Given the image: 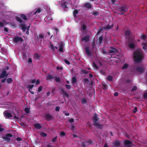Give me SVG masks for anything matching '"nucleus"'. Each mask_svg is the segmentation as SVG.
Masks as SVG:
<instances>
[{
    "instance_id": "35",
    "label": "nucleus",
    "mask_w": 147,
    "mask_h": 147,
    "mask_svg": "<svg viewBox=\"0 0 147 147\" xmlns=\"http://www.w3.org/2000/svg\"><path fill=\"white\" fill-rule=\"evenodd\" d=\"M54 79H55V81L57 82H60L61 80L60 78L57 77L55 76L54 77Z\"/></svg>"
},
{
    "instance_id": "11",
    "label": "nucleus",
    "mask_w": 147,
    "mask_h": 147,
    "mask_svg": "<svg viewBox=\"0 0 147 147\" xmlns=\"http://www.w3.org/2000/svg\"><path fill=\"white\" fill-rule=\"evenodd\" d=\"M98 117V115L96 113L94 114L93 117L92 118L93 123L97 122L99 121Z\"/></svg>"
},
{
    "instance_id": "39",
    "label": "nucleus",
    "mask_w": 147,
    "mask_h": 147,
    "mask_svg": "<svg viewBox=\"0 0 147 147\" xmlns=\"http://www.w3.org/2000/svg\"><path fill=\"white\" fill-rule=\"evenodd\" d=\"M16 19L18 22L20 23H22L23 22L22 20L19 17H16Z\"/></svg>"
},
{
    "instance_id": "32",
    "label": "nucleus",
    "mask_w": 147,
    "mask_h": 147,
    "mask_svg": "<svg viewBox=\"0 0 147 147\" xmlns=\"http://www.w3.org/2000/svg\"><path fill=\"white\" fill-rule=\"evenodd\" d=\"M129 47L131 49H133L135 47V45L133 43H131L128 45Z\"/></svg>"
},
{
    "instance_id": "62",
    "label": "nucleus",
    "mask_w": 147,
    "mask_h": 147,
    "mask_svg": "<svg viewBox=\"0 0 147 147\" xmlns=\"http://www.w3.org/2000/svg\"><path fill=\"white\" fill-rule=\"evenodd\" d=\"M60 109V107L57 106L55 107V110L56 111H59Z\"/></svg>"
},
{
    "instance_id": "42",
    "label": "nucleus",
    "mask_w": 147,
    "mask_h": 147,
    "mask_svg": "<svg viewBox=\"0 0 147 147\" xmlns=\"http://www.w3.org/2000/svg\"><path fill=\"white\" fill-rule=\"evenodd\" d=\"M99 44H101L103 40V37L102 36H100L99 38Z\"/></svg>"
},
{
    "instance_id": "21",
    "label": "nucleus",
    "mask_w": 147,
    "mask_h": 147,
    "mask_svg": "<svg viewBox=\"0 0 147 147\" xmlns=\"http://www.w3.org/2000/svg\"><path fill=\"white\" fill-rule=\"evenodd\" d=\"M34 127L35 128L37 129H40L41 128V125L38 123H36L34 124Z\"/></svg>"
},
{
    "instance_id": "52",
    "label": "nucleus",
    "mask_w": 147,
    "mask_h": 147,
    "mask_svg": "<svg viewBox=\"0 0 147 147\" xmlns=\"http://www.w3.org/2000/svg\"><path fill=\"white\" fill-rule=\"evenodd\" d=\"M92 47L93 49L94 48H96V44L94 41L92 43Z\"/></svg>"
},
{
    "instance_id": "59",
    "label": "nucleus",
    "mask_w": 147,
    "mask_h": 147,
    "mask_svg": "<svg viewBox=\"0 0 147 147\" xmlns=\"http://www.w3.org/2000/svg\"><path fill=\"white\" fill-rule=\"evenodd\" d=\"M4 26V24L3 22H0V28Z\"/></svg>"
},
{
    "instance_id": "1",
    "label": "nucleus",
    "mask_w": 147,
    "mask_h": 147,
    "mask_svg": "<svg viewBox=\"0 0 147 147\" xmlns=\"http://www.w3.org/2000/svg\"><path fill=\"white\" fill-rule=\"evenodd\" d=\"M133 57L135 62L140 63L144 57V54L141 49L138 50L134 52Z\"/></svg>"
},
{
    "instance_id": "38",
    "label": "nucleus",
    "mask_w": 147,
    "mask_h": 147,
    "mask_svg": "<svg viewBox=\"0 0 147 147\" xmlns=\"http://www.w3.org/2000/svg\"><path fill=\"white\" fill-rule=\"evenodd\" d=\"M82 103L84 104L87 102V100L86 98H82Z\"/></svg>"
},
{
    "instance_id": "14",
    "label": "nucleus",
    "mask_w": 147,
    "mask_h": 147,
    "mask_svg": "<svg viewBox=\"0 0 147 147\" xmlns=\"http://www.w3.org/2000/svg\"><path fill=\"white\" fill-rule=\"evenodd\" d=\"M59 51L60 52H63V43L62 41H61L59 43Z\"/></svg>"
},
{
    "instance_id": "29",
    "label": "nucleus",
    "mask_w": 147,
    "mask_h": 147,
    "mask_svg": "<svg viewBox=\"0 0 147 147\" xmlns=\"http://www.w3.org/2000/svg\"><path fill=\"white\" fill-rule=\"evenodd\" d=\"M22 29L23 32H24L26 30V27L25 25L21 24Z\"/></svg>"
},
{
    "instance_id": "26",
    "label": "nucleus",
    "mask_w": 147,
    "mask_h": 147,
    "mask_svg": "<svg viewBox=\"0 0 147 147\" xmlns=\"http://www.w3.org/2000/svg\"><path fill=\"white\" fill-rule=\"evenodd\" d=\"M20 16L22 19L25 20H27V18L26 16L23 14H20Z\"/></svg>"
},
{
    "instance_id": "44",
    "label": "nucleus",
    "mask_w": 147,
    "mask_h": 147,
    "mask_svg": "<svg viewBox=\"0 0 147 147\" xmlns=\"http://www.w3.org/2000/svg\"><path fill=\"white\" fill-rule=\"evenodd\" d=\"M34 85L33 84L28 86L27 87V88H29L28 89H30V90L32 89V88L34 87Z\"/></svg>"
},
{
    "instance_id": "28",
    "label": "nucleus",
    "mask_w": 147,
    "mask_h": 147,
    "mask_svg": "<svg viewBox=\"0 0 147 147\" xmlns=\"http://www.w3.org/2000/svg\"><path fill=\"white\" fill-rule=\"evenodd\" d=\"M77 78L76 77L74 76L72 77V83L73 84H75L77 82Z\"/></svg>"
},
{
    "instance_id": "19",
    "label": "nucleus",
    "mask_w": 147,
    "mask_h": 147,
    "mask_svg": "<svg viewBox=\"0 0 147 147\" xmlns=\"http://www.w3.org/2000/svg\"><path fill=\"white\" fill-rule=\"evenodd\" d=\"M61 91L62 92L63 94V95H65L67 97H68L69 96L67 92L63 88H62L61 90Z\"/></svg>"
},
{
    "instance_id": "7",
    "label": "nucleus",
    "mask_w": 147,
    "mask_h": 147,
    "mask_svg": "<svg viewBox=\"0 0 147 147\" xmlns=\"http://www.w3.org/2000/svg\"><path fill=\"white\" fill-rule=\"evenodd\" d=\"M45 118L47 121H49L53 119V116L49 114H46L45 115Z\"/></svg>"
},
{
    "instance_id": "23",
    "label": "nucleus",
    "mask_w": 147,
    "mask_h": 147,
    "mask_svg": "<svg viewBox=\"0 0 147 147\" xmlns=\"http://www.w3.org/2000/svg\"><path fill=\"white\" fill-rule=\"evenodd\" d=\"M142 49L144 50L147 49V42L146 43H143L142 45Z\"/></svg>"
},
{
    "instance_id": "40",
    "label": "nucleus",
    "mask_w": 147,
    "mask_h": 147,
    "mask_svg": "<svg viewBox=\"0 0 147 147\" xmlns=\"http://www.w3.org/2000/svg\"><path fill=\"white\" fill-rule=\"evenodd\" d=\"M12 81V80L11 78H8L7 80V83H11Z\"/></svg>"
},
{
    "instance_id": "9",
    "label": "nucleus",
    "mask_w": 147,
    "mask_h": 147,
    "mask_svg": "<svg viewBox=\"0 0 147 147\" xmlns=\"http://www.w3.org/2000/svg\"><path fill=\"white\" fill-rule=\"evenodd\" d=\"M113 147H119L121 145L120 142L118 140L113 142Z\"/></svg>"
},
{
    "instance_id": "12",
    "label": "nucleus",
    "mask_w": 147,
    "mask_h": 147,
    "mask_svg": "<svg viewBox=\"0 0 147 147\" xmlns=\"http://www.w3.org/2000/svg\"><path fill=\"white\" fill-rule=\"evenodd\" d=\"M23 39L21 37H15L13 39V41L15 43H16L19 41H22Z\"/></svg>"
},
{
    "instance_id": "5",
    "label": "nucleus",
    "mask_w": 147,
    "mask_h": 147,
    "mask_svg": "<svg viewBox=\"0 0 147 147\" xmlns=\"http://www.w3.org/2000/svg\"><path fill=\"white\" fill-rule=\"evenodd\" d=\"M124 145L126 147H130L132 145V142L129 140H125L124 142Z\"/></svg>"
},
{
    "instance_id": "25",
    "label": "nucleus",
    "mask_w": 147,
    "mask_h": 147,
    "mask_svg": "<svg viewBox=\"0 0 147 147\" xmlns=\"http://www.w3.org/2000/svg\"><path fill=\"white\" fill-rule=\"evenodd\" d=\"M129 65L128 64L126 63H125L123 65V67L121 68V69L122 70H125L127 68L129 67Z\"/></svg>"
},
{
    "instance_id": "22",
    "label": "nucleus",
    "mask_w": 147,
    "mask_h": 147,
    "mask_svg": "<svg viewBox=\"0 0 147 147\" xmlns=\"http://www.w3.org/2000/svg\"><path fill=\"white\" fill-rule=\"evenodd\" d=\"M84 6L88 9H91L92 7V6L91 4L88 3H85L84 4Z\"/></svg>"
},
{
    "instance_id": "4",
    "label": "nucleus",
    "mask_w": 147,
    "mask_h": 147,
    "mask_svg": "<svg viewBox=\"0 0 147 147\" xmlns=\"http://www.w3.org/2000/svg\"><path fill=\"white\" fill-rule=\"evenodd\" d=\"M9 137L13 138V136L11 134L9 133L7 134L5 136H2L1 138L2 139L4 140L5 141L9 142L11 140L10 138Z\"/></svg>"
},
{
    "instance_id": "33",
    "label": "nucleus",
    "mask_w": 147,
    "mask_h": 147,
    "mask_svg": "<svg viewBox=\"0 0 147 147\" xmlns=\"http://www.w3.org/2000/svg\"><path fill=\"white\" fill-rule=\"evenodd\" d=\"M107 79L108 81H113V77L111 75H109L107 77Z\"/></svg>"
},
{
    "instance_id": "37",
    "label": "nucleus",
    "mask_w": 147,
    "mask_h": 147,
    "mask_svg": "<svg viewBox=\"0 0 147 147\" xmlns=\"http://www.w3.org/2000/svg\"><path fill=\"white\" fill-rule=\"evenodd\" d=\"M81 145L82 146L85 147L86 146L88 145V144H87L86 141H85L84 142H82Z\"/></svg>"
},
{
    "instance_id": "27",
    "label": "nucleus",
    "mask_w": 147,
    "mask_h": 147,
    "mask_svg": "<svg viewBox=\"0 0 147 147\" xmlns=\"http://www.w3.org/2000/svg\"><path fill=\"white\" fill-rule=\"evenodd\" d=\"M113 24H112L111 26L110 25H108L106 26L105 27V29L106 30L110 29L113 28Z\"/></svg>"
},
{
    "instance_id": "58",
    "label": "nucleus",
    "mask_w": 147,
    "mask_h": 147,
    "mask_svg": "<svg viewBox=\"0 0 147 147\" xmlns=\"http://www.w3.org/2000/svg\"><path fill=\"white\" fill-rule=\"evenodd\" d=\"M63 113L65 114V115H66V116H68L69 115V113H66V111H63Z\"/></svg>"
},
{
    "instance_id": "3",
    "label": "nucleus",
    "mask_w": 147,
    "mask_h": 147,
    "mask_svg": "<svg viewBox=\"0 0 147 147\" xmlns=\"http://www.w3.org/2000/svg\"><path fill=\"white\" fill-rule=\"evenodd\" d=\"M129 8L128 6L126 4L124 5L123 6H121L118 9L119 11L121 12H123V14L127 12Z\"/></svg>"
},
{
    "instance_id": "34",
    "label": "nucleus",
    "mask_w": 147,
    "mask_h": 147,
    "mask_svg": "<svg viewBox=\"0 0 147 147\" xmlns=\"http://www.w3.org/2000/svg\"><path fill=\"white\" fill-rule=\"evenodd\" d=\"M6 117L8 118H10L12 116V115L10 113L6 112L5 114Z\"/></svg>"
},
{
    "instance_id": "56",
    "label": "nucleus",
    "mask_w": 147,
    "mask_h": 147,
    "mask_svg": "<svg viewBox=\"0 0 147 147\" xmlns=\"http://www.w3.org/2000/svg\"><path fill=\"white\" fill-rule=\"evenodd\" d=\"M65 86L67 89H70L71 88V86L70 85L66 84L65 85Z\"/></svg>"
},
{
    "instance_id": "41",
    "label": "nucleus",
    "mask_w": 147,
    "mask_h": 147,
    "mask_svg": "<svg viewBox=\"0 0 147 147\" xmlns=\"http://www.w3.org/2000/svg\"><path fill=\"white\" fill-rule=\"evenodd\" d=\"M81 71L82 73H83L85 74H87L88 73V71H86V70H85L84 69H82L81 70Z\"/></svg>"
},
{
    "instance_id": "30",
    "label": "nucleus",
    "mask_w": 147,
    "mask_h": 147,
    "mask_svg": "<svg viewBox=\"0 0 147 147\" xmlns=\"http://www.w3.org/2000/svg\"><path fill=\"white\" fill-rule=\"evenodd\" d=\"M34 58L37 60L39 59L40 57V56L37 53H35L34 55Z\"/></svg>"
},
{
    "instance_id": "2",
    "label": "nucleus",
    "mask_w": 147,
    "mask_h": 147,
    "mask_svg": "<svg viewBox=\"0 0 147 147\" xmlns=\"http://www.w3.org/2000/svg\"><path fill=\"white\" fill-rule=\"evenodd\" d=\"M41 11V9L40 8H38L37 10L35 9L34 10L28 14L29 18L30 20H34L37 16L36 15V14L38 13Z\"/></svg>"
},
{
    "instance_id": "31",
    "label": "nucleus",
    "mask_w": 147,
    "mask_h": 147,
    "mask_svg": "<svg viewBox=\"0 0 147 147\" xmlns=\"http://www.w3.org/2000/svg\"><path fill=\"white\" fill-rule=\"evenodd\" d=\"M78 11L77 9H75L73 11V14L75 18L77 17L76 15L78 14Z\"/></svg>"
},
{
    "instance_id": "57",
    "label": "nucleus",
    "mask_w": 147,
    "mask_h": 147,
    "mask_svg": "<svg viewBox=\"0 0 147 147\" xmlns=\"http://www.w3.org/2000/svg\"><path fill=\"white\" fill-rule=\"evenodd\" d=\"M65 63L69 65L70 64V62L67 59H65L64 60Z\"/></svg>"
},
{
    "instance_id": "36",
    "label": "nucleus",
    "mask_w": 147,
    "mask_h": 147,
    "mask_svg": "<svg viewBox=\"0 0 147 147\" xmlns=\"http://www.w3.org/2000/svg\"><path fill=\"white\" fill-rule=\"evenodd\" d=\"M40 134L43 137H46L47 136V134L44 132H41Z\"/></svg>"
},
{
    "instance_id": "64",
    "label": "nucleus",
    "mask_w": 147,
    "mask_h": 147,
    "mask_svg": "<svg viewBox=\"0 0 147 147\" xmlns=\"http://www.w3.org/2000/svg\"><path fill=\"white\" fill-rule=\"evenodd\" d=\"M36 82V79H34L32 81H31L30 82V83L32 84H34Z\"/></svg>"
},
{
    "instance_id": "45",
    "label": "nucleus",
    "mask_w": 147,
    "mask_h": 147,
    "mask_svg": "<svg viewBox=\"0 0 147 147\" xmlns=\"http://www.w3.org/2000/svg\"><path fill=\"white\" fill-rule=\"evenodd\" d=\"M87 144H88V145L89 144H92L93 143V142L92 140H90L86 141Z\"/></svg>"
},
{
    "instance_id": "17",
    "label": "nucleus",
    "mask_w": 147,
    "mask_h": 147,
    "mask_svg": "<svg viewBox=\"0 0 147 147\" xmlns=\"http://www.w3.org/2000/svg\"><path fill=\"white\" fill-rule=\"evenodd\" d=\"M85 51L87 55H91L89 47H86L85 48Z\"/></svg>"
},
{
    "instance_id": "15",
    "label": "nucleus",
    "mask_w": 147,
    "mask_h": 147,
    "mask_svg": "<svg viewBox=\"0 0 147 147\" xmlns=\"http://www.w3.org/2000/svg\"><path fill=\"white\" fill-rule=\"evenodd\" d=\"M111 49L109 51V53H113V54L115 53H117L118 52V51L116 49L113 47H111Z\"/></svg>"
},
{
    "instance_id": "13",
    "label": "nucleus",
    "mask_w": 147,
    "mask_h": 147,
    "mask_svg": "<svg viewBox=\"0 0 147 147\" xmlns=\"http://www.w3.org/2000/svg\"><path fill=\"white\" fill-rule=\"evenodd\" d=\"M90 38V36L87 35L82 38V41H84L85 42H87L89 40Z\"/></svg>"
},
{
    "instance_id": "20",
    "label": "nucleus",
    "mask_w": 147,
    "mask_h": 147,
    "mask_svg": "<svg viewBox=\"0 0 147 147\" xmlns=\"http://www.w3.org/2000/svg\"><path fill=\"white\" fill-rule=\"evenodd\" d=\"M147 37V36L146 34L143 33L141 34L140 38L142 40L144 41H145Z\"/></svg>"
},
{
    "instance_id": "55",
    "label": "nucleus",
    "mask_w": 147,
    "mask_h": 147,
    "mask_svg": "<svg viewBox=\"0 0 147 147\" xmlns=\"http://www.w3.org/2000/svg\"><path fill=\"white\" fill-rule=\"evenodd\" d=\"M42 86H40L39 87L38 89V92H40L42 90Z\"/></svg>"
},
{
    "instance_id": "53",
    "label": "nucleus",
    "mask_w": 147,
    "mask_h": 147,
    "mask_svg": "<svg viewBox=\"0 0 147 147\" xmlns=\"http://www.w3.org/2000/svg\"><path fill=\"white\" fill-rule=\"evenodd\" d=\"M57 138V136H56L52 140V141L53 142H55L56 141V140Z\"/></svg>"
},
{
    "instance_id": "46",
    "label": "nucleus",
    "mask_w": 147,
    "mask_h": 147,
    "mask_svg": "<svg viewBox=\"0 0 147 147\" xmlns=\"http://www.w3.org/2000/svg\"><path fill=\"white\" fill-rule=\"evenodd\" d=\"M50 47L51 49L53 50L54 51L55 50V48L53 44L51 43L50 45Z\"/></svg>"
},
{
    "instance_id": "6",
    "label": "nucleus",
    "mask_w": 147,
    "mask_h": 147,
    "mask_svg": "<svg viewBox=\"0 0 147 147\" xmlns=\"http://www.w3.org/2000/svg\"><path fill=\"white\" fill-rule=\"evenodd\" d=\"M54 77L52 75L48 74L46 76L45 79L48 81H52L54 79Z\"/></svg>"
},
{
    "instance_id": "54",
    "label": "nucleus",
    "mask_w": 147,
    "mask_h": 147,
    "mask_svg": "<svg viewBox=\"0 0 147 147\" xmlns=\"http://www.w3.org/2000/svg\"><path fill=\"white\" fill-rule=\"evenodd\" d=\"M38 37L41 39H43L44 37V35L43 34H40L39 35Z\"/></svg>"
},
{
    "instance_id": "47",
    "label": "nucleus",
    "mask_w": 147,
    "mask_h": 147,
    "mask_svg": "<svg viewBox=\"0 0 147 147\" xmlns=\"http://www.w3.org/2000/svg\"><path fill=\"white\" fill-rule=\"evenodd\" d=\"M93 66L94 68H95L96 69H98V67L96 64L94 62H93Z\"/></svg>"
},
{
    "instance_id": "63",
    "label": "nucleus",
    "mask_w": 147,
    "mask_h": 147,
    "mask_svg": "<svg viewBox=\"0 0 147 147\" xmlns=\"http://www.w3.org/2000/svg\"><path fill=\"white\" fill-rule=\"evenodd\" d=\"M74 121V119L72 118H71L70 119H69V122L70 123H72Z\"/></svg>"
},
{
    "instance_id": "50",
    "label": "nucleus",
    "mask_w": 147,
    "mask_h": 147,
    "mask_svg": "<svg viewBox=\"0 0 147 147\" xmlns=\"http://www.w3.org/2000/svg\"><path fill=\"white\" fill-rule=\"evenodd\" d=\"M137 89V87L135 86H133V87L132 88L131 90V92H133V91H134L136 90Z\"/></svg>"
},
{
    "instance_id": "43",
    "label": "nucleus",
    "mask_w": 147,
    "mask_h": 147,
    "mask_svg": "<svg viewBox=\"0 0 147 147\" xmlns=\"http://www.w3.org/2000/svg\"><path fill=\"white\" fill-rule=\"evenodd\" d=\"M30 109L28 108H25L24 111H25L27 113H28L30 112Z\"/></svg>"
},
{
    "instance_id": "16",
    "label": "nucleus",
    "mask_w": 147,
    "mask_h": 147,
    "mask_svg": "<svg viewBox=\"0 0 147 147\" xmlns=\"http://www.w3.org/2000/svg\"><path fill=\"white\" fill-rule=\"evenodd\" d=\"M67 0H63L62 1V5L64 8H67Z\"/></svg>"
},
{
    "instance_id": "49",
    "label": "nucleus",
    "mask_w": 147,
    "mask_h": 147,
    "mask_svg": "<svg viewBox=\"0 0 147 147\" xmlns=\"http://www.w3.org/2000/svg\"><path fill=\"white\" fill-rule=\"evenodd\" d=\"M86 28V26L85 24H83L82 27V30L83 31H85V30Z\"/></svg>"
},
{
    "instance_id": "61",
    "label": "nucleus",
    "mask_w": 147,
    "mask_h": 147,
    "mask_svg": "<svg viewBox=\"0 0 147 147\" xmlns=\"http://www.w3.org/2000/svg\"><path fill=\"white\" fill-rule=\"evenodd\" d=\"M103 88L104 89H106L107 88V86L106 85L104 84L102 86Z\"/></svg>"
},
{
    "instance_id": "10",
    "label": "nucleus",
    "mask_w": 147,
    "mask_h": 147,
    "mask_svg": "<svg viewBox=\"0 0 147 147\" xmlns=\"http://www.w3.org/2000/svg\"><path fill=\"white\" fill-rule=\"evenodd\" d=\"M93 125L96 127L98 129H101L103 125L102 124H100L99 122H96L95 123H93Z\"/></svg>"
},
{
    "instance_id": "8",
    "label": "nucleus",
    "mask_w": 147,
    "mask_h": 147,
    "mask_svg": "<svg viewBox=\"0 0 147 147\" xmlns=\"http://www.w3.org/2000/svg\"><path fill=\"white\" fill-rule=\"evenodd\" d=\"M8 75L9 74H7V72L5 70H3L1 74L0 78H3L5 77H7Z\"/></svg>"
},
{
    "instance_id": "18",
    "label": "nucleus",
    "mask_w": 147,
    "mask_h": 147,
    "mask_svg": "<svg viewBox=\"0 0 147 147\" xmlns=\"http://www.w3.org/2000/svg\"><path fill=\"white\" fill-rule=\"evenodd\" d=\"M136 71L140 73H142L144 70V68L142 67H138L136 69Z\"/></svg>"
},
{
    "instance_id": "60",
    "label": "nucleus",
    "mask_w": 147,
    "mask_h": 147,
    "mask_svg": "<svg viewBox=\"0 0 147 147\" xmlns=\"http://www.w3.org/2000/svg\"><path fill=\"white\" fill-rule=\"evenodd\" d=\"M137 107H135L134 108L133 110V112L134 113H135L137 111Z\"/></svg>"
},
{
    "instance_id": "48",
    "label": "nucleus",
    "mask_w": 147,
    "mask_h": 147,
    "mask_svg": "<svg viewBox=\"0 0 147 147\" xmlns=\"http://www.w3.org/2000/svg\"><path fill=\"white\" fill-rule=\"evenodd\" d=\"M143 97L144 99L147 98V92H146L143 94Z\"/></svg>"
},
{
    "instance_id": "51",
    "label": "nucleus",
    "mask_w": 147,
    "mask_h": 147,
    "mask_svg": "<svg viewBox=\"0 0 147 147\" xmlns=\"http://www.w3.org/2000/svg\"><path fill=\"white\" fill-rule=\"evenodd\" d=\"M65 133L63 131H62L60 133V135L61 136H65Z\"/></svg>"
},
{
    "instance_id": "24",
    "label": "nucleus",
    "mask_w": 147,
    "mask_h": 147,
    "mask_svg": "<svg viewBox=\"0 0 147 147\" xmlns=\"http://www.w3.org/2000/svg\"><path fill=\"white\" fill-rule=\"evenodd\" d=\"M125 35L126 36H128L130 35L131 34V31L129 30H127L125 32Z\"/></svg>"
}]
</instances>
